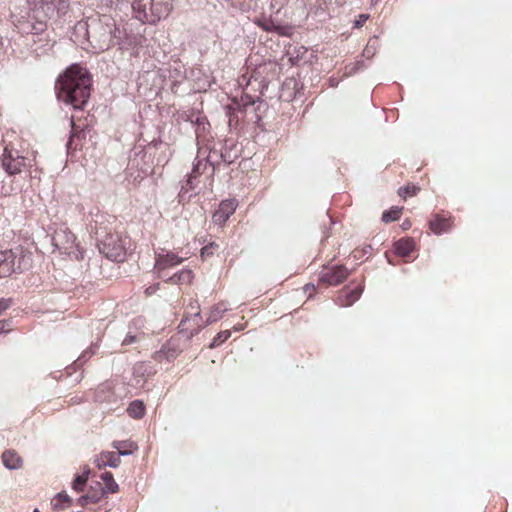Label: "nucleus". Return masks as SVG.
Wrapping results in <instances>:
<instances>
[{
    "mask_svg": "<svg viewBox=\"0 0 512 512\" xmlns=\"http://www.w3.org/2000/svg\"><path fill=\"white\" fill-rule=\"evenodd\" d=\"M101 480L105 483V486H102V490L106 493L114 494L118 491L119 486L115 482L113 474L111 472H104L100 476Z\"/></svg>",
    "mask_w": 512,
    "mask_h": 512,
    "instance_id": "obj_28",
    "label": "nucleus"
},
{
    "mask_svg": "<svg viewBox=\"0 0 512 512\" xmlns=\"http://www.w3.org/2000/svg\"><path fill=\"white\" fill-rule=\"evenodd\" d=\"M236 330H241V327L240 325H237V327H235Z\"/></svg>",
    "mask_w": 512,
    "mask_h": 512,
    "instance_id": "obj_62",
    "label": "nucleus"
},
{
    "mask_svg": "<svg viewBox=\"0 0 512 512\" xmlns=\"http://www.w3.org/2000/svg\"><path fill=\"white\" fill-rule=\"evenodd\" d=\"M238 206V202L236 199H225L219 204V209L225 212L226 215L231 216Z\"/></svg>",
    "mask_w": 512,
    "mask_h": 512,
    "instance_id": "obj_35",
    "label": "nucleus"
},
{
    "mask_svg": "<svg viewBox=\"0 0 512 512\" xmlns=\"http://www.w3.org/2000/svg\"><path fill=\"white\" fill-rule=\"evenodd\" d=\"M419 190V188H417L416 186H405V187H400L399 190H398V194L402 197H406V196H413L416 194V192Z\"/></svg>",
    "mask_w": 512,
    "mask_h": 512,
    "instance_id": "obj_39",
    "label": "nucleus"
},
{
    "mask_svg": "<svg viewBox=\"0 0 512 512\" xmlns=\"http://www.w3.org/2000/svg\"><path fill=\"white\" fill-rule=\"evenodd\" d=\"M3 465L9 470H17L23 466L21 456L12 449L5 450L1 456Z\"/></svg>",
    "mask_w": 512,
    "mask_h": 512,
    "instance_id": "obj_22",
    "label": "nucleus"
},
{
    "mask_svg": "<svg viewBox=\"0 0 512 512\" xmlns=\"http://www.w3.org/2000/svg\"><path fill=\"white\" fill-rule=\"evenodd\" d=\"M430 230L436 234L441 235L450 230V222L448 219L441 217L438 214H434L428 222Z\"/></svg>",
    "mask_w": 512,
    "mask_h": 512,
    "instance_id": "obj_24",
    "label": "nucleus"
},
{
    "mask_svg": "<svg viewBox=\"0 0 512 512\" xmlns=\"http://www.w3.org/2000/svg\"><path fill=\"white\" fill-rule=\"evenodd\" d=\"M106 222L108 219L105 214L98 212L91 215L87 223L88 230L95 236L101 254L112 261L121 262L126 255L125 244L119 235L111 232Z\"/></svg>",
    "mask_w": 512,
    "mask_h": 512,
    "instance_id": "obj_3",
    "label": "nucleus"
},
{
    "mask_svg": "<svg viewBox=\"0 0 512 512\" xmlns=\"http://www.w3.org/2000/svg\"><path fill=\"white\" fill-rule=\"evenodd\" d=\"M229 217V215H226L225 212L218 208L213 214V221L218 225H222L229 219Z\"/></svg>",
    "mask_w": 512,
    "mask_h": 512,
    "instance_id": "obj_38",
    "label": "nucleus"
},
{
    "mask_svg": "<svg viewBox=\"0 0 512 512\" xmlns=\"http://www.w3.org/2000/svg\"><path fill=\"white\" fill-rule=\"evenodd\" d=\"M184 261L183 257L178 256L176 253L167 251L156 253L154 269L158 273L159 278H164L163 271L169 267H174L181 264Z\"/></svg>",
    "mask_w": 512,
    "mask_h": 512,
    "instance_id": "obj_14",
    "label": "nucleus"
},
{
    "mask_svg": "<svg viewBox=\"0 0 512 512\" xmlns=\"http://www.w3.org/2000/svg\"><path fill=\"white\" fill-rule=\"evenodd\" d=\"M192 278H193V273L190 269H183L177 273H175L174 275L168 277V278H163L166 282H169V283H172V284H177V285H180V284H188L192 281Z\"/></svg>",
    "mask_w": 512,
    "mask_h": 512,
    "instance_id": "obj_27",
    "label": "nucleus"
},
{
    "mask_svg": "<svg viewBox=\"0 0 512 512\" xmlns=\"http://www.w3.org/2000/svg\"><path fill=\"white\" fill-rule=\"evenodd\" d=\"M170 77H174L175 82H181V80L185 78V76L182 75V72L178 68L170 70Z\"/></svg>",
    "mask_w": 512,
    "mask_h": 512,
    "instance_id": "obj_45",
    "label": "nucleus"
},
{
    "mask_svg": "<svg viewBox=\"0 0 512 512\" xmlns=\"http://www.w3.org/2000/svg\"><path fill=\"white\" fill-rule=\"evenodd\" d=\"M90 473H91L90 468L88 466H85L83 468L82 474H79V476L82 477L87 482L89 479Z\"/></svg>",
    "mask_w": 512,
    "mask_h": 512,
    "instance_id": "obj_49",
    "label": "nucleus"
},
{
    "mask_svg": "<svg viewBox=\"0 0 512 512\" xmlns=\"http://www.w3.org/2000/svg\"><path fill=\"white\" fill-rule=\"evenodd\" d=\"M368 68V64L363 59H359L356 62L349 64L345 67L344 76L350 77Z\"/></svg>",
    "mask_w": 512,
    "mask_h": 512,
    "instance_id": "obj_32",
    "label": "nucleus"
},
{
    "mask_svg": "<svg viewBox=\"0 0 512 512\" xmlns=\"http://www.w3.org/2000/svg\"><path fill=\"white\" fill-rule=\"evenodd\" d=\"M378 49H379L378 37L373 36L372 38H370L368 40V43L362 52V57H364L367 60H370L376 54Z\"/></svg>",
    "mask_w": 512,
    "mask_h": 512,
    "instance_id": "obj_31",
    "label": "nucleus"
},
{
    "mask_svg": "<svg viewBox=\"0 0 512 512\" xmlns=\"http://www.w3.org/2000/svg\"><path fill=\"white\" fill-rule=\"evenodd\" d=\"M231 336L230 330H223L216 334V336L213 338L212 342L210 343V348H215L222 343H224L226 340H228Z\"/></svg>",
    "mask_w": 512,
    "mask_h": 512,
    "instance_id": "obj_36",
    "label": "nucleus"
},
{
    "mask_svg": "<svg viewBox=\"0 0 512 512\" xmlns=\"http://www.w3.org/2000/svg\"><path fill=\"white\" fill-rule=\"evenodd\" d=\"M204 158L196 157L195 162L193 163L192 171L186 176L184 183L181 186V190L179 192V197L184 200L186 194L195 189L194 181L207 169H204Z\"/></svg>",
    "mask_w": 512,
    "mask_h": 512,
    "instance_id": "obj_15",
    "label": "nucleus"
},
{
    "mask_svg": "<svg viewBox=\"0 0 512 512\" xmlns=\"http://www.w3.org/2000/svg\"><path fill=\"white\" fill-rule=\"evenodd\" d=\"M157 145H162V142L153 140L147 145L138 143L131 149L126 168L128 177H131L136 181L138 179H143L152 173L154 165V151L156 150Z\"/></svg>",
    "mask_w": 512,
    "mask_h": 512,
    "instance_id": "obj_4",
    "label": "nucleus"
},
{
    "mask_svg": "<svg viewBox=\"0 0 512 512\" xmlns=\"http://www.w3.org/2000/svg\"><path fill=\"white\" fill-rule=\"evenodd\" d=\"M228 310L224 302L215 305L208 316L206 324L201 323L200 312L197 311L191 318H184L181 320L178 329L179 333L184 334L188 339H191L194 335L198 334L201 328L208 324H212L222 318L223 313Z\"/></svg>",
    "mask_w": 512,
    "mask_h": 512,
    "instance_id": "obj_6",
    "label": "nucleus"
},
{
    "mask_svg": "<svg viewBox=\"0 0 512 512\" xmlns=\"http://www.w3.org/2000/svg\"><path fill=\"white\" fill-rule=\"evenodd\" d=\"M69 9V0H37L33 10L36 17L47 20H57L64 16Z\"/></svg>",
    "mask_w": 512,
    "mask_h": 512,
    "instance_id": "obj_8",
    "label": "nucleus"
},
{
    "mask_svg": "<svg viewBox=\"0 0 512 512\" xmlns=\"http://www.w3.org/2000/svg\"><path fill=\"white\" fill-rule=\"evenodd\" d=\"M18 29L22 34L31 35V39H33L46 32L47 22L41 17H36L35 11L32 9V13H29L26 19L24 17L19 19Z\"/></svg>",
    "mask_w": 512,
    "mask_h": 512,
    "instance_id": "obj_12",
    "label": "nucleus"
},
{
    "mask_svg": "<svg viewBox=\"0 0 512 512\" xmlns=\"http://www.w3.org/2000/svg\"><path fill=\"white\" fill-rule=\"evenodd\" d=\"M402 208L398 206H392L390 209L385 210L382 213L381 220L384 223H390L399 219Z\"/></svg>",
    "mask_w": 512,
    "mask_h": 512,
    "instance_id": "obj_33",
    "label": "nucleus"
},
{
    "mask_svg": "<svg viewBox=\"0 0 512 512\" xmlns=\"http://www.w3.org/2000/svg\"><path fill=\"white\" fill-rule=\"evenodd\" d=\"M173 0H134L133 16L143 24H156L168 17Z\"/></svg>",
    "mask_w": 512,
    "mask_h": 512,
    "instance_id": "obj_5",
    "label": "nucleus"
},
{
    "mask_svg": "<svg viewBox=\"0 0 512 512\" xmlns=\"http://www.w3.org/2000/svg\"><path fill=\"white\" fill-rule=\"evenodd\" d=\"M98 347L97 343L91 344L90 347L82 352L72 365L66 368V374L70 376L74 371L81 368L93 355L96 354Z\"/></svg>",
    "mask_w": 512,
    "mask_h": 512,
    "instance_id": "obj_21",
    "label": "nucleus"
},
{
    "mask_svg": "<svg viewBox=\"0 0 512 512\" xmlns=\"http://www.w3.org/2000/svg\"><path fill=\"white\" fill-rule=\"evenodd\" d=\"M29 45L32 52L39 57L50 51L54 46V42L51 41L48 35L44 32L31 39V43Z\"/></svg>",
    "mask_w": 512,
    "mask_h": 512,
    "instance_id": "obj_19",
    "label": "nucleus"
},
{
    "mask_svg": "<svg viewBox=\"0 0 512 512\" xmlns=\"http://www.w3.org/2000/svg\"><path fill=\"white\" fill-rule=\"evenodd\" d=\"M127 413L134 419H141L145 414L144 403L141 400L132 401L127 408Z\"/></svg>",
    "mask_w": 512,
    "mask_h": 512,
    "instance_id": "obj_29",
    "label": "nucleus"
},
{
    "mask_svg": "<svg viewBox=\"0 0 512 512\" xmlns=\"http://www.w3.org/2000/svg\"><path fill=\"white\" fill-rule=\"evenodd\" d=\"M213 254V251L210 250V246H204L201 249V257L205 258Z\"/></svg>",
    "mask_w": 512,
    "mask_h": 512,
    "instance_id": "obj_50",
    "label": "nucleus"
},
{
    "mask_svg": "<svg viewBox=\"0 0 512 512\" xmlns=\"http://www.w3.org/2000/svg\"><path fill=\"white\" fill-rule=\"evenodd\" d=\"M66 237H67V243H71L72 244L74 242V240H75L74 235L71 234V233L67 234Z\"/></svg>",
    "mask_w": 512,
    "mask_h": 512,
    "instance_id": "obj_54",
    "label": "nucleus"
},
{
    "mask_svg": "<svg viewBox=\"0 0 512 512\" xmlns=\"http://www.w3.org/2000/svg\"><path fill=\"white\" fill-rule=\"evenodd\" d=\"M63 234H65V231L56 232L55 236L53 237L54 244L58 248H60L59 239Z\"/></svg>",
    "mask_w": 512,
    "mask_h": 512,
    "instance_id": "obj_51",
    "label": "nucleus"
},
{
    "mask_svg": "<svg viewBox=\"0 0 512 512\" xmlns=\"http://www.w3.org/2000/svg\"><path fill=\"white\" fill-rule=\"evenodd\" d=\"M338 82L335 79H330V85L331 86H337Z\"/></svg>",
    "mask_w": 512,
    "mask_h": 512,
    "instance_id": "obj_56",
    "label": "nucleus"
},
{
    "mask_svg": "<svg viewBox=\"0 0 512 512\" xmlns=\"http://www.w3.org/2000/svg\"><path fill=\"white\" fill-rule=\"evenodd\" d=\"M159 287H160L159 283L152 284V285H150L149 287H147L145 289V294L147 296H152L153 294H155L159 290Z\"/></svg>",
    "mask_w": 512,
    "mask_h": 512,
    "instance_id": "obj_46",
    "label": "nucleus"
},
{
    "mask_svg": "<svg viewBox=\"0 0 512 512\" xmlns=\"http://www.w3.org/2000/svg\"><path fill=\"white\" fill-rule=\"evenodd\" d=\"M120 462L119 455L113 451L102 452L94 459V464L99 469L105 467L117 468Z\"/></svg>",
    "mask_w": 512,
    "mask_h": 512,
    "instance_id": "obj_20",
    "label": "nucleus"
},
{
    "mask_svg": "<svg viewBox=\"0 0 512 512\" xmlns=\"http://www.w3.org/2000/svg\"><path fill=\"white\" fill-rule=\"evenodd\" d=\"M56 498L68 503L69 505L72 503V499L69 497V495L65 491H61L56 494Z\"/></svg>",
    "mask_w": 512,
    "mask_h": 512,
    "instance_id": "obj_47",
    "label": "nucleus"
},
{
    "mask_svg": "<svg viewBox=\"0 0 512 512\" xmlns=\"http://www.w3.org/2000/svg\"><path fill=\"white\" fill-rule=\"evenodd\" d=\"M236 330H241V327L240 325H237V327H235Z\"/></svg>",
    "mask_w": 512,
    "mask_h": 512,
    "instance_id": "obj_63",
    "label": "nucleus"
},
{
    "mask_svg": "<svg viewBox=\"0 0 512 512\" xmlns=\"http://www.w3.org/2000/svg\"><path fill=\"white\" fill-rule=\"evenodd\" d=\"M70 126L71 131L69 139L66 143V147L68 150L76 149L77 145L75 144V139H79L80 135L84 133L81 129H79V126L75 124L73 117L70 118Z\"/></svg>",
    "mask_w": 512,
    "mask_h": 512,
    "instance_id": "obj_30",
    "label": "nucleus"
},
{
    "mask_svg": "<svg viewBox=\"0 0 512 512\" xmlns=\"http://www.w3.org/2000/svg\"><path fill=\"white\" fill-rule=\"evenodd\" d=\"M86 484L87 482L79 474H76L72 482V489L78 493L83 492Z\"/></svg>",
    "mask_w": 512,
    "mask_h": 512,
    "instance_id": "obj_37",
    "label": "nucleus"
},
{
    "mask_svg": "<svg viewBox=\"0 0 512 512\" xmlns=\"http://www.w3.org/2000/svg\"><path fill=\"white\" fill-rule=\"evenodd\" d=\"M112 447L117 450L116 454L120 456H129L137 449V446L129 440H115L112 442Z\"/></svg>",
    "mask_w": 512,
    "mask_h": 512,
    "instance_id": "obj_26",
    "label": "nucleus"
},
{
    "mask_svg": "<svg viewBox=\"0 0 512 512\" xmlns=\"http://www.w3.org/2000/svg\"><path fill=\"white\" fill-rule=\"evenodd\" d=\"M82 379V373H80L76 378L75 381L79 382Z\"/></svg>",
    "mask_w": 512,
    "mask_h": 512,
    "instance_id": "obj_60",
    "label": "nucleus"
},
{
    "mask_svg": "<svg viewBox=\"0 0 512 512\" xmlns=\"http://www.w3.org/2000/svg\"><path fill=\"white\" fill-rule=\"evenodd\" d=\"M226 115L229 118V125L231 126L232 123L235 121V118H236V116H235V109L232 106H230V105L226 106Z\"/></svg>",
    "mask_w": 512,
    "mask_h": 512,
    "instance_id": "obj_44",
    "label": "nucleus"
},
{
    "mask_svg": "<svg viewBox=\"0 0 512 512\" xmlns=\"http://www.w3.org/2000/svg\"><path fill=\"white\" fill-rule=\"evenodd\" d=\"M180 118L184 121L191 122L195 126L197 144L201 143V132L199 127L203 126V131H206L210 127L206 117L200 113H196L194 110H190L183 112L180 115Z\"/></svg>",
    "mask_w": 512,
    "mask_h": 512,
    "instance_id": "obj_18",
    "label": "nucleus"
},
{
    "mask_svg": "<svg viewBox=\"0 0 512 512\" xmlns=\"http://www.w3.org/2000/svg\"><path fill=\"white\" fill-rule=\"evenodd\" d=\"M133 373L135 375L149 377L155 373V370L152 366H150L144 362H140V363L135 364V366L133 367Z\"/></svg>",
    "mask_w": 512,
    "mask_h": 512,
    "instance_id": "obj_34",
    "label": "nucleus"
},
{
    "mask_svg": "<svg viewBox=\"0 0 512 512\" xmlns=\"http://www.w3.org/2000/svg\"><path fill=\"white\" fill-rule=\"evenodd\" d=\"M223 147L224 164H232L239 157V150L231 140L221 141Z\"/></svg>",
    "mask_w": 512,
    "mask_h": 512,
    "instance_id": "obj_25",
    "label": "nucleus"
},
{
    "mask_svg": "<svg viewBox=\"0 0 512 512\" xmlns=\"http://www.w3.org/2000/svg\"><path fill=\"white\" fill-rule=\"evenodd\" d=\"M258 100L259 99L257 98V101ZM241 102H242L243 108L246 109L249 106H253L256 103V99L251 95L245 94L242 96Z\"/></svg>",
    "mask_w": 512,
    "mask_h": 512,
    "instance_id": "obj_40",
    "label": "nucleus"
},
{
    "mask_svg": "<svg viewBox=\"0 0 512 512\" xmlns=\"http://www.w3.org/2000/svg\"><path fill=\"white\" fill-rule=\"evenodd\" d=\"M411 227V222L409 220H404L403 223L401 224V228L403 230H407Z\"/></svg>",
    "mask_w": 512,
    "mask_h": 512,
    "instance_id": "obj_52",
    "label": "nucleus"
},
{
    "mask_svg": "<svg viewBox=\"0 0 512 512\" xmlns=\"http://www.w3.org/2000/svg\"><path fill=\"white\" fill-rule=\"evenodd\" d=\"M207 246H210V250L212 251V249L214 247H216L217 245L214 243V242H211L210 244H208Z\"/></svg>",
    "mask_w": 512,
    "mask_h": 512,
    "instance_id": "obj_59",
    "label": "nucleus"
},
{
    "mask_svg": "<svg viewBox=\"0 0 512 512\" xmlns=\"http://www.w3.org/2000/svg\"><path fill=\"white\" fill-rule=\"evenodd\" d=\"M104 495L105 491L102 490V484L96 481L94 484L89 486L88 492L86 494L81 495L77 499V504L81 507H86L89 504H96Z\"/></svg>",
    "mask_w": 512,
    "mask_h": 512,
    "instance_id": "obj_17",
    "label": "nucleus"
},
{
    "mask_svg": "<svg viewBox=\"0 0 512 512\" xmlns=\"http://www.w3.org/2000/svg\"><path fill=\"white\" fill-rule=\"evenodd\" d=\"M369 19L368 14H360L358 18L354 21L353 27L354 28H361L365 22Z\"/></svg>",
    "mask_w": 512,
    "mask_h": 512,
    "instance_id": "obj_41",
    "label": "nucleus"
},
{
    "mask_svg": "<svg viewBox=\"0 0 512 512\" xmlns=\"http://www.w3.org/2000/svg\"><path fill=\"white\" fill-rule=\"evenodd\" d=\"M29 165L30 161L19 155L18 151L8 150L7 147L4 149L2 166L8 175L21 173Z\"/></svg>",
    "mask_w": 512,
    "mask_h": 512,
    "instance_id": "obj_11",
    "label": "nucleus"
},
{
    "mask_svg": "<svg viewBox=\"0 0 512 512\" xmlns=\"http://www.w3.org/2000/svg\"><path fill=\"white\" fill-rule=\"evenodd\" d=\"M199 128H200V132H201V144H203L202 138H203V134H204L205 131H203V126H201Z\"/></svg>",
    "mask_w": 512,
    "mask_h": 512,
    "instance_id": "obj_57",
    "label": "nucleus"
},
{
    "mask_svg": "<svg viewBox=\"0 0 512 512\" xmlns=\"http://www.w3.org/2000/svg\"><path fill=\"white\" fill-rule=\"evenodd\" d=\"M371 250H372L371 245H367V246H365V247L363 248V253H364V254H367V253H369Z\"/></svg>",
    "mask_w": 512,
    "mask_h": 512,
    "instance_id": "obj_55",
    "label": "nucleus"
},
{
    "mask_svg": "<svg viewBox=\"0 0 512 512\" xmlns=\"http://www.w3.org/2000/svg\"><path fill=\"white\" fill-rule=\"evenodd\" d=\"M136 340V336L134 335H131V334H128L126 335V337L124 338L123 342H122V345H130L132 343H134Z\"/></svg>",
    "mask_w": 512,
    "mask_h": 512,
    "instance_id": "obj_48",
    "label": "nucleus"
},
{
    "mask_svg": "<svg viewBox=\"0 0 512 512\" xmlns=\"http://www.w3.org/2000/svg\"><path fill=\"white\" fill-rule=\"evenodd\" d=\"M363 290V284H359L354 288L345 286L339 291L335 303L340 307H349L361 297Z\"/></svg>",
    "mask_w": 512,
    "mask_h": 512,
    "instance_id": "obj_16",
    "label": "nucleus"
},
{
    "mask_svg": "<svg viewBox=\"0 0 512 512\" xmlns=\"http://www.w3.org/2000/svg\"><path fill=\"white\" fill-rule=\"evenodd\" d=\"M60 508H61L60 504H58V503L53 504V509L54 510H57V509H60Z\"/></svg>",
    "mask_w": 512,
    "mask_h": 512,
    "instance_id": "obj_58",
    "label": "nucleus"
},
{
    "mask_svg": "<svg viewBox=\"0 0 512 512\" xmlns=\"http://www.w3.org/2000/svg\"><path fill=\"white\" fill-rule=\"evenodd\" d=\"M11 320H1L0 321V334H6L11 330Z\"/></svg>",
    "mask_w": 512,
    "mask_h": 512,
    "instance_id": "obj_42",
    "label": "nucleus"
},
{
    "mask_svg": "<svg viewBox=\"0 0 512 512\" xmlns=\"http://www.w3.org/2000/svg\"><path fill=\"white\" fill-rule=\"evenodd\" d=\"M116 45H118L121 50L138 53L141 48L147 46V38L139 32L119 29Z\"/></svg>",
    "mask_w": 512,
    "mask_h": 512,
    "instance_id": "obj_9",
    "label": "nucleus"
},
{
    "mask_svg": "<svg viewBox=\"0 0 512 512\" xmlns=\"http://www.w3.org/2000/svg\"><path fill=\"white\" fill-rule=\"evenodd\" d=\"M79 44L88 42L94 53H100L116 45L119 27L110 15H99L87 21H79L75 26Z\"/></svg>",
    "mask_w": 512,
    "mask_h": 512,
    "instance_id": "obj_2",
    "label": "nucleus"
},
{
    "mask_svg": "<svg viewBox=\"0 0 512 512\" xmlns=\"http://www.w3.org/2000/svg\"><path fill=\"white\" fill-rule=\"evenodd\" d=\"M33 512H39V510L36 508V509L33 510Z\"/></svg>",
    "mask_w": 512,
    "mask_h": 512,
    "instance_id": "obj_64",
    "label": "nucleus"
},
{
    "mask_svg": "<svg viewBox=\"0 0 512 512\" xmlns=\"http://www.w3.org/2000/svg\"><path fill=\"white\" fill-rule=\"evenodd\" d=\"M12 304L11 298H0V315Z\"/></svg>",
    "mask_w": 512,
    "mask_h": 512,
    "instance_id": "obj_43",
    "label": "nucleus"
},
{
    "mask_svg": "<svg viewBox=\"0 0 512 512\" xmlns=\"http://www.w3.org/2000/svg\"><path fill=\"white\" fill-rule=\"evenodd\" d=\"M315 288L313 283H308L304 286V291L308 292L309 290H313Z\"/></svg>",
    "mask_w": 512,
    "mask_h": 512,
    "instance_id": "obj_53",
    "label": "nucleus"
},
{
    "mask_svg": "<svg viewBox=\"0 0 512 512\" xmlns=\"http://www.w3.org/2000/svg\"><path fill=\"white\" fill-rule=\"evenodd\" d=\"M198 158L203 157L204 169L210 168L213 176L220 164L224 163L223 147L221 141H207L206 144L198 143Z\"/></svg>",
    "mask_w": 512,
    "mask_h": 512,
    "instance_id": "obj_7",
    "label": "nucleus"
},
{
    "mask_svg": "<svg viewBox=\"0 0 512 512\" xmlns=\"http://www.w3.org/2000/svg\"><path fill=\"white\" fill-rule=\"evenodd\" d=\"M394 253L399 257H407L415 248V242L410 237H403L397 240L394 245Z\"/></svg>",
    "mask_w": 512,
    "mask_h": 512,
    "instance_id": "obj_23",
    "label": "nucleus"
},
{
    "mask_svg": "<svg viewBox=\"0 0 512 512\" xmlns=\"http://www.w3.org/2000/svg\"><path fill=\"white\" fill-rule=\"evenodd\" d=\"M379 0H371V4L372 5H376L378 3Z\"/></svg>",
    "mask_w": 512,
    "mask_h": 512,
    "instance_id": "obj_61",
    "label": "nucleus"
},
{
    "mask_svg": "<svg viewBox=\"0 0 512 512\" xmlns=\"http://www.w3.org/2000/svg\"><path fill=\"white\" fill-rule=\"evenodd\" d=\"M91 84L89 72L78 64H72L56 80L57 99L74 110H82L90 97Z\"/></svg>",
    "mask_w": 512,
    "mask_h": 512,
    "instance_id": "obj_1",
    "label": "nucleus"
},
{
    "mask_svg": "<svg viewBox=\"0 0 512 512\" xmlns=\"http://www.w3.org/2000/svg\"><path fill=\"white\" fill-rule=\"evenodd\" d=\"M351 271L344 265L324 266L319 274V281L330 286L342 283Z\"/></svg>",
    "mask_w": 512,
    "mask_h": 512,
    "instance_id": "obj_13",
    "label": "nucleus"
},
{
    "mask_svg": "<svg viewBox=\"0 0 512 512\" xmlns=\"http://www.w3.org/2000/svg\"><path fill=\"white\" fill-rule=\"evenodd\" d=\"M27 268L25 257L17 258L12 250L0 251V278L8 277L17 271Z\"/></svg>",
    "mask_w": 512,
    "mask_h": 512,
    "instance_id": "obj_10",
    "label": "nucleus"
}]
</instances>
